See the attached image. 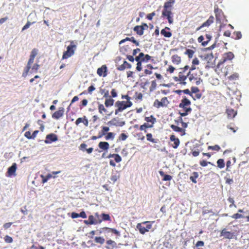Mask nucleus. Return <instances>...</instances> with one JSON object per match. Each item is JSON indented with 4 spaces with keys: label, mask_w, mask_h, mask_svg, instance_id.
<instances>
[{
    "label": "nucleus",
    "mask_w": 249,
    "mask_h": 249,
    "mask_svg": "<svg viewBox=\"0 0 249 249\" xmlns=\"http://www.w3.org/2000/svg\"><path fill=\"white\" fill-rule=\"evenodd\" d=\"M38 52V50L36 48H34L32 50L27 66L24 68L22 73V77H26L28 74L31 69H32L31 72H36L37 71L40 67V65L37 63H35L31 68V65L33 63L35 58Z\"/></svg>",
    "instance_id": "f257e3e1"
},
{
    "label": "nucleus",
    "mask_w": 249,
    "mask_h": 249,
    "mask_svg": "<svg viewBox=\"0 0 249 249\" xmlns=\"http://www.w3.org/2000/svg\"><path fill=\"white\" fill-rule=\"evenodd\" d=\"M175 2V0H168L164 4L163 9L162 12V16L166 17L170 24H172L173 22L172 8Z\"/></svg>",
    "instance_id": "f03ea898"
},
{
    "label": "nucleus",
    "mask_w": 249,
    "mask_h": 249,
    "mask_svg": "<svg viewBox=\"0 0 249 249\" xmlns=\"http://www.w3.org/2000/svg\"><path fill=\"white\" fill-rule=\"evenodd\" d=\"M190 105L191 101L186 96H184L179 105V107L182 108L183 111L182 112L179 113L181 117L186 116L191 112L192 108Z\"/></svg>",
    "instance_id": "7ed1b4c3"
},
{
    "label": "nucleus",
    "mask_w": 249,
    "mask_h": 249,
    "mask_svg": "<svg viewBox=\"0 0 249 249\" xmlns=\"http://www.w3.org/2000/svg\"><path fill=\"white\" fill-rule=\"evenodd\" d=\"M144 121L146 123L140 126L139 130L146 133L148 128H151L153 127L154 124L156 122V119L153 115H150L149 117H145Z\"/></svg>",
    "instance_id": "20e7f679"
},
{
    "label": "nucleus",
    "mask_w": 249,
    "mask_h": 249,
    "mask_svg": "<svg viewBox=\"0 0 249 249\" xmlns=\"http://www.w3.org/2000/svg\"><path fill=\"white\" fill-rule=\"evenodd\" d=\"M76 49V45L74 44L73 41H71L70 45L67 47L66 51L63 53L62 59H66L72 56Z\"/></svg>",
    "instance_id": "39448f33"
},
{
    "label": "nucleus",
    "mask_w": 249,
    "mask_h": 249,
    "mask_svg": "<svg viewBox=\"0 0 249 249\" xmlns=\"http://www.w3.org/2000/svg\"><path fill=\"white\" fill-rule=\"evenodd\" d=\"M139 232L143 234L148 232L152 228V224L150 221H144L142 223H138L136 226Z\"/></svg>",
    "instance_id": "423d86ee"
},
{
    "label": "nucleus",
    "mask_w": 249,
    "mask_h": 249,
    "mask_svg": "<svg viewBox=\"0 0 249 249\" xmlns=\"http://www.w3.org/2000/svg\"><path fill=\"white\" fill-rule=\"evenodd\" d=\"M228 68H227V67H224V63L220 61L216 66L215 71L220 76L225 77L229 73L228 69L229 68H230V66H228Z\"/></svg>",
    "instance_id": "0eeeda50"
},
{
    "label": "nucleus",
    "mask_w": 249,
    "mask_h": 249,
    "mask_svg": "<svg viewBox=\"0 0 249 249\" xmlns=\"http://www.w3.org/2000/svg\"><path fill=\"white\" fill-rule=\"evenodd\" d=\"M188 77V72H184L182 71H180L178 76H174L173 79L176 82H178L179 84L182 85H185L186 84V80Z\"/></svg>",
    "instance_id": "6e6552de"
},
{
    "label": "nucleus",
    "mask_w": 249,
    "mask_h": 249,
    "mask_svg": "<svg viewBox=\"0 0 249 249\" xmlns=\"http://www.w3.org/2000/svg\"><path fill=\"white\" fill-rule=\"evenodd\" d=\"M188 76L190 82H195L197 85H199L202 82L200 75L196 72L189 71Z\"/></svg>",
    "instance_id": "1a4fd4ad"
},
{
    "label": "nucleus",
    "mask_w": 249,
    "mask_h": 249,
    "mask_svg": "<svg viewBox=\"0 0 249 249\" xmlns=\"http://www.w3.org/2000/svg\"><path fill=\"white\" fill-rule=\"evenodd\" d=\"M117 108L115 110V114L117 115L119 112L123 111L126 108L125 101H117L115 104Z\"/></svg>",
    "instance_id": "9d476101"
},
{
    "label": "nucleus",
    "mask_w": 249,
    "mask_h": 249,
    "mask_svg": "<svg viewBox=\"0 0 249 249\" xmlns=\"http://www.w3.org/2000/svg\"><path fill=\"white\" fill-rule=\"evenodd\" d=\"M169 103L167 98L166 97H163L161 101H159L158 99H156L154 102L153 106L159 108L160 107H166Z\"/></svg>",
    "instance_id": "9b49d317"
},
{
    "label": "nucleus",
    "mask_w": 249,
    "mask_h": 249,
    "mask_svg": "<svg viewBox=\"0 0 249 249\" xmlns=\"http://www.w3.org/2000/svg\"><path fill=\"white\" fill-rule=\"evenodd\" d=\"M99 234H101L102 233L107 232H111L113 233H114L117 236H120V233L119 231H118L115 229L113 228H110L108 227H103L102 228H100L99 230H98Z\"/></svg>",
    "instance_id": "f8f14e48"
},
{
    "label": "nucleus",
    "mask_w": 249,
    "mask_h": 249,
    "mask_svg": "<svg viewBox=\"0 0 249 249\" xmlns=\"http://www.w3.org/2000/svg\"><path fill=\"white\" fill-rule=\"evenodd\" d=\"M65 112V109L63 107H60L58 108V110L55 111L52 114V118L55 120H58L60 119L61 117L63 116Z\"/></svg>",
    "instance_id": "ddd939ff"
},
{
    "label": "nucleus",
    "mask_w": 249,
    "mask_h": 249,
    "mask_svg": "<svg viewBox=\"0 0 249 249\" xmlns=\"http://www.w3.org/2000/svg\"><path fill=\"white\" fill-rule=\"evenodd\" d=\"M214 17L213 16H211L207 20V21H206L201 26L196 28V31H197L200 30L201 29L205 27H209L214 22Z\"/></svg>",
    "instance_id": "4468645a"
},
{
    "label": "nucleus",
    "mask_w": 249,
    "mask_h": 249,
    "mask_svg": "<svg viewBox=\"0 0 249 249\" xmlns=\"http://www.w3.org/2000/svg\"><path fill=\"white\" fill-rule=\"evenodd\" d=\"M58 140V137L56 135L53 133H51L47 135L45 140V143H51Z\"/></svg>",
    "instance_id": "2eb2a0df"
},
{
    "label": "nucleus",
    "mask_w": 249,
    "mask_h": 249,
    "mask_svg": "<svg viewBox=\"0 0 249 249\" xmlns=\"http://www.w3.org/2000/svg\"><path fill=\"white\" fill-rule=\"evenodd\" d=\"M234 56L233 53L231 52L225 53L223 54L222 58L220 61L224 63L227 61L231 60L234 58Z\"/></svg>",
    "instance_id": "dca6fc26"
},
{
    "label": "nucleus",
    "mask_w": 249,
    "mask_h": 249,
    "mask_svg": "<svg viewBox=\"0 0 249 249\" xmlns=\"http://www.w3.org/2000/svg\"><path fill=\"white\" fill-rule=\"evenodd\" d=\"M17 168V164L16 163H13L12 166L8 168L6 173V176L7 177H12V176H15L16 175Z\"/></svg>",
    "instance_id": "f3484780"
},
{
    "label": "nucleus",
    "mask_w": 249,
    "mask_h": 249,
    "mask_svg": "<svg viewBox=\"0 0 249 249\" xmlns=\"http://www.w3.org/2000/svg\"><path fill=\"white\" fill-rule=\"evenodd\" d=\"M107 124L110 126L114 125L122 126L124 125L125 122L124 121L119 122L118 118H113L110 121L108 122Z\"/></svg>",
    "instance_id": "a211bd4d"
},
{
    "label": "nucleus",
    "mask_w": 249,
    "mask_h": 249,
    "mask_svg": "<svg viewBox=\"0 0 249 249\" xmlns=\"http://www.w3.org/2000/svg\"><path fill=\"white\" fill-rule=\"evenodd\" d=\"M97 73L100 76L106 77L107 75V67L106 65H102L97 71Z\"/></svg>",
    "instance_id": "6ab92c4d"
},
{
    "label": "nucleus",
    "mask_w": 249,
    "mask_h": 249,
    "mask_svg": "<svg viewBox=\"0 0 249 249\" xmlns=\"http://www.w3.org/2000/svg\"><path fill=\"white\" fill-rule=\"evenodd\" d=\"M220 236H223L226 239H232L234 236L233 232L227 231L226 229H223L220 232Z\"/></svg>",
    "instance_id": "aec40b11"
},
{
    "label": "nucleus",
    "mask_w": 249,
    "mask_h": 249,
    "mask_svg": "<svg viewBox=\"0 0 249 249\" xmlns=\"http://www.w3.org/2000/svg\"><path fill=\"white\" fill-rule=\"evenodd\" d=\"M214 11L215 14L216 19L217 20L220 21L223 16V12L222 10L219 9L218 6L216 5L214 6Z\"/></svg>",
    "instance_id": "412c9836"
},
{
    "label": "nucleus",
    "mask_w": 249,
    "mask_h": 249,
    "mask_svg": "<svg viewBox=\"0 0 249 249\" xmlns=\"http://www.w3.org/2000/svg\"><path fill=\"white\" fill-rule=\"evenodd\" d=\"M132 50V47L130 45H126L124 46H122L120 49V52L124 55H126L129 53H130Z\"/></svg>",
    "instance_id": "4be33fe9"
},
{
    "label": "nucleus",
    "mask_w": 249,
    "mask_h": 249,
    "mask_svg": "<svg viewBox=\"0 0 249 249\" xmlns=\"http://www.w3.org/2000/svg\"><path fill=\"white\" fill-rule=\"evenodd\" d=\"M106 248L107 249H115L117 248V243L111 239L107 240L106 241Z\"/></svg>",
    "instance_id": "5701e85b"
},
{
    "label": "nucleus",
    "mask_w": 249,
    "mask_h": 249,
    "mask_svg": "<svg viewBox=\"0 0 249 249\" xmlns=\"http://www.w3.org/2000/svg\"><path fill=\"white\" fill-rule=\"evenodd\" d=\"M170 140L171 142H173V144H172V146L174 148H177L180 143L179 139L176 138L175 135H172L170 136Z\"/></svg>",
    "instance_id": "b1692460"
},
{
    "label": "nucleus",
    "mask_w": 249,
    "mask_h": 249,
    "mask_svg": "<svg viewBox=\"0 0 249 249\" xmlns=\"http://www.w3.org/2000/svg\"><path fill=\"white\" fill-rule=\"evenodd\" d=\"M170 127L174 131L179 133L181 136H183L185 134V130L182 128L174 124L171 125Z\"/></svg>",
    "instance_id": "393cba45"
},
{
    "label": "nucleus",
    "mask_w": 249,
    "mask_h": 249,
    "mask_svg": "<svg viewBox=\"0 0 249 249\" xmlns=\"http://www.w3.org/2000/svg\"><path fill=\"white\" fill-rule=\"evenodd\" d=\"M170 28L166 27L161 30L160 34L164 37H171L172 34L170 32Z\"/></svg>",
    "instance_id": "a878e982"
},
{
    "label": "nucleus",
    "mask_w": 249,
    "mask_h": 249,
    "mask_svg": "<svg viewBox=\"0 0 249 249\" xmlns=\"http://www.w3.org/2000/svg\"><path fill=\"white\" fill-rule=\"evenodd\" d=\"M101 219H98L99 224L101 223L103 221H111V217L108 214L103 213L101 215Z\"/></svg>",
    "instance_id": "bb28decb"
},
{
    "label": "nucleus",
    "mask_w": 249,
    "mask_h": 249,
    "mask_svg": "<svg viewBox=\"0 0 249 249\" xmlns=\"http://www.w3.org/2000/svg\"><path fill=\"white\" fill-rule=\"evenodd\" d=\"M226 112L227 114V116L228 118L232 119L233 118L235 115L237 114V112L232 108H227L226 110Z\"/></svg>",
    "instance_id": "cd10ccee"
},
{
    "label": "nucleus",
    "mask_w": 249,
    "mask_h": 249,
    "mask_svg": "<svg viewBox=\"0 0 249 249\" xmlns=\"http://www.w3.org/2000/svg\"><path fill=\"white\" fill-rule=\"evenodd\" d=\"M199 177V174L197 172H193L190 177V180L194 183L196 184L197 183V179Z\"/></svg>",
    "instance_id": "c85d7f7f"
},
{
    "label": "nucleus",
    "mask_w": 249,
    "mask_h": 249,
    "mask_svg": "<svg viewBox=\"0 0 249 249\" xmlns=\"http://www.w3.org/2000/svg\"><path fill=\"white\" fill-rule=\"evenodd\" d=\"M114 100L111 98L110 96L106 98L105 101V105L107 107H111L113 105Z\"/></svg>",
    "instance_id": "c756f323"
},
{
    "label": "nucleus",
    "mask_w": 249,
    "mask_h": 249,
    "mask_svg": "<svg viewBox=\"0 0 249 249\" xmlns=\"http://www.w3.org/2000/svg\"><path fill=\"white\" fill-rule=\"evenodd\" d=\"M131 67V65L130 64L127 62L126 61H124L123 64L119 65L117 67V70L119 71H123L125 68H130Z\"/></svg>",
    "instance_id": "7c9ffc66"
},
{
    "label": "nucleus",
    "mask_w": 249,
    "mask_h": 249,
    "mask_svg": "<svg viewBox=\"0 0 249 249\" xmlns=\"http://www.w3.org/2000/svg\"><path fill=\"white\" fill-rule=\"evenodd\" d=\"M144 28L142 26L137 25L134 28V31H135L137 34L140 36H142L143 34Z\"/></svg>",
    "instance_id": "2f4dec72"
},
{
    "label": "nucleus",
    "mask_w": 249,
    "mask_h": 249,
    "mask_svg": "<svg viewBox=\"0 0 249 249\" xmlns=\"http://www.w3.org/2000/svg\"><path fill=\"white\" fill-rule=\"evenodd\" d=\"M99 147L104 150H107L109 148V145L107 142H101L99 143Z\"/></svg>",
    "instance_id": "473e14b6"
},
{
    "label": "nucleus",
    "mask_w": 249,
    "mask_h": 249,
    "mask_svg": "<svg viewBox=\"0 0 249 249\" xmlns=\"http://www.w3.org/2000/svg\"><path fill=\"white\" fill-rule=\"evenodd\" d=\"M160 175L163 178L162 180L163 181H170L172 179V177L170 175H165L163 171L160 170L159 171Z\"/></svg>",
    "instance_id": "72a5a7b5"
},
{
    "label": "nucleus",
    "mask_w": 249,
    "mask_h": 249,
    "mask_svg": "<svg viewBox=\"0 0 249 249\" xmlns=\"http://www.w3.org/2000/svg\"><path fill=\"white\" fill-rule=\"evenodd\" d=\"M181 61V57L177 54L173 55L172 56V61L175 64H179V63H180Z\"/></svg>",
    "instance_id": "f704fd0d"
},
{
    "label": "nucleus",
    "mask_w": 249,
    "mask_h": 249,
    "mask_svg": "<svg viewBox=\"0 0 249 249\" xmlns=\"http://www.w3.org/2000/svg\"><path fill=\"white\" fill-rule=\"evenodd\" d=\"M88 220L89 225H96L99 224L98 219L95 218V216L90 215L89 216Z\"/></svg>",
    "instance_id": "c9c22d12"
},
{
    "label": "nucleus",
    "mask_w": 249,
    "mask_h": 249,
    "mask_svg": "<svg viewBox=\"0 0 249 249\" xmlns=\"http://www.w3.org/2000/svg\"><path fill=\"white\" fill-rule=\"evenodd\" d=\"M147 69L144 70V73L146 75H150L152 73V70L154 69L151 64H148L146 66Z\"/></svg>",
    "instance_id": "e433bc0d"
},
{
    "label": "nucleus",
    "mask_w": 249,
    "mask_h": 249,
    "mask_svg": "<svg viewBox=\"0 0 249 249\" xmlns=\"http://www.w3.org/2000/svg\"><path fill=\"white\" fill-rule=\"evenodd\" d=\"M146 139L148 141L150 142L153 143L157 142L158 140L153 138V135L151 133H147L146 134Z\"/></svg>",
    "instance_id": "4c0bfd02"
},
{
    "label": "nucleus",
    "mask_w": 249,
    "mask_h": 249,
    "mask_svg": "<svg viewBox=\"0 0 249 249\" xmlns=\"http://www.w3.org/2000/svg\"><path fill=\"white\" fill-rule=\"evenodd\" d=\"M98 109L99 112L101 114H103L104 113L107 112V109L104 106L101 104L98 105Z\"/></svg>",
    "instance_id": "58836bf2"
},
{
    "label": "nucleus",
    "mask_w": 249,
    "mask_h": 249,
    "mask_svg": "<svg viewBox=\"0 0 249 249\" xmlns=\"http://www.w3.org/2000/svg\"><path fill=\"white\" fill-rule=\"evenodd\" d=\"M105 139L106 140H113L115 138V134H114L113 132H108V133H107L106 134V135H105Z\"/></svg>",
    "instance_id": "ea45409f"
},
{
    "label": "nucleus",
    "mask_w": 249,
    "mask_h": 249,
    "mask_svg": "<svg viewBox=\"0 0 249 249\" xmlns=\"http://www.w3.org/2000/svg\"><path fill=\"white\" fill-rule=\"evenodd\" d=\"M213 59V56L212 53L210 54H207L205 56V59L208 61V63H209V66H211L212 63L211 64V61Z\"/></svg>",
    "instance_id": "a19ab883"
},
{
    "label": "nucleus",
    "mask_w": 249,
    "mask_h": 249,
    "mask_svg": "<svg viewBox=\"0 0 249 249\" xmlns=\"http://www.w3.org/2000/svg\"><path fill=\"white\" fill-rule=\"evenodd\" d=\"M40 177L42 178V183H45L47 182V181L52 178V175L50 174H48L47 176H45L44 175H41Z\"/></svg>",
    "instance_id": "79ce46f5"
},
{
    "label": "nucleus",
    "mask_w": 249,
    "mask_h": 249,
    "mask_svg": "<svg viewBox=\"0 0 249 249\" xmlns=\"http://www.w3.org/2000/svg\"><path fill=\"white\" fill-rule=\"evenodd\" d=\"M94 241L96 243H99L102 245L105 243V240L103 237L97 236L95 237Z\"/></svg>",
    "instance_id": "37998d69"
},
{
    "label": "nucleus",
    "mask_w": 249,
    "mask_h": 249,
    "mask_svg": "<svg viewBox=\"0 0 249 249\" xmlns=\"http://www.w3.org/2000/svg\"><path fill=\"white\" fill-rule=\"evenodd\" d=\"M109 130V128L108 126H103L102 127L101 132H99L101 136L103 137V136L106 135L107 132Z\"/></svg>",
    "instance_id": "c03bdc74"
},
{
    "label": "nucleus",
    "mask_w": 249,
    "mask_h": 249,
    "mask_svg": "<svg viewBox=\"0 0 249 249\" xmlns=\"http://www.w3.org/2000/svg\"><path fill=\"white\" fill-rule=\"evenodd\" d=\"M100 92L102 95H103V97L104 98H107L109 96L108 90H107L105 89H100Z\"/></svg>",
    "instance_id": "a18cd8bd"
},
{
    "label": "nucleus",
    "mask_w": 249,
    "mask_h": 249,
    "mask_svg": "<svg viewBox=\"0 0 249 249\" xmlns=\"http://www.w3.org/2000/svg\"><path fill=\"white\" fill-rule=\"evenodd\" d=\"M194 53L195 52L193 50L187 49L184 53L187 55L189 58H191L193 57Z\"/></svg>",
    "instance_id": "49530a36"
},
{
    "label": "nucleus",
    "mask_w": 249,
    "mask_h": 249,
    "mask_svg": "<svg viewBox=\"0 0 249 249\" xmlns=\"http://www.w3.org/2000/svg\"><path fill=\"white\" fill-rule=\"evenodd\" d=\"M217 166L220 168H223L225 166L224 161L223 159H219L217 161Z\"/></svg>",
    "instance_id": "de8ad7c7"
},
{
    "label": "nucleus",
    "mask_w": 249,
    "mask_h": 249,
    "mask_svg": "<svg viewBox=\"0 0 249 249\" xmlns=\"http://www.w3.org/2000/svg\"><path fill=\"white\" fill-rule=\"evenodd\" d=\"M205 36H206L207 40L205 41L203 43H202L203 46H206L208 44V42L211 40L212 37V36L209 34H206Z\"/></svg>",
    "instance_id": "09e8293b"
},
{
    "label": "nucleus",
    "mask_w": 249,
    "mask_h": 249,
    "mask_svg": "<svg viewBox=\"0 0 249 249\" xmlns=\"http://www.w3.org/2000/svg\"><path fill=\"white\" fill-rule=\"evenodd\" d=\"M128 138V136L124 133H121L118 138V140L121 141H124Z\"/></svg>",
    "instance_id": "8fccbe9b"
},
{
    "label": "nucleus",
    "mask_w": 249,
    "mask_h": 249,
    "mask_svg": "<svg viewBox=\"0 0 249 249\" xmlns=\"http://www.w3.org/2000/svg\"><path fill=\"white\" fill-rule=\"evenodd\" d=\"M235 39H239L242 37V34L240 32H235L233 33V37Z\"/></svg>",
    "instance_id": "3c124183"
},
{
    "label": "nucleus",
    "mask_w": 249,
    "mask_h": 249,
    "mask_svg": "<svg viewBox=\"0 0 249 249\" xmlns=\"http://www.w3.org/2000/svg\"><path fill=\"white\" fill-rule=\"evenodd\" d=\"M144 53H140L138 56H136L135 58V60L139 63V62H142V58L143 57Z\"/></svg>",
    "instance_id": "603ef678"
},
{
    "label": "nucleus",
    "mask_w": 249,
    "mask_h": 249,
    "mask_svg": "<svg viewBox=\"0 0 249 249\" xmlns=\"http://www.w3.org/2000/svg\"><path fill=\"white\" fill-rule=\"evenodd\" d=\"M4 240L7 243H11L13 241V238L11 236L7 235L4 236Z\"/></svg>",
    "instance_id": "864d4df0"
},
{
    "label": "nucleus",
    "mask_w": 249,
    "mask_h": 249,
    "mask_svg": "<svg viewBox=\"0 0 249 249\" xmlns=\"http://www.w3.org/2000/svg\"><path fill=\"white\" fill-rule=\"evenodd\" d=\"M239 77V75L237 73H234L232 75H230L228 77V78L230 80H234L237 79Z\"/></svg>",
    "instance_id": "5fc2aeb1"
},
{
    "label": "nucleus",
    "mask_w": 249,
    "mask_h": 249,
    "mask_svg": "<svg viewBox=\"0 0 249 249\" xmlns=\"http://www.w3.org/2000/svg\"><path fill=\"white\" fill-rule=\"evenodd\" d=\"M176 92L178 93H180V92H182L185 94H188L192 96V93L191 92V91H190V90L189 89H186L182 90H177Z\"/></svg>",
    "instance_id": "6e6d98bb"
},
{
    "label": "nucleus",
    "mask_w": 249,
    "mask_h": 249,
    "mask_svg": "<svg viewBox=\"0 0 249 249\" xmlns=\"http://www.w3.org/2000/svg\"><path fill=\"white\" fill-rule=\"evenodd\" d=\"M151 58V57L148 54H144L143 57L142 58V62H148Z\"/></svg>",
    "instance_id": "4d7b16f0"
},
{
    "label": "nucleus",
    "mask_w": 249,
    "mask_h": 249,
    "mask_svg": "<svg viewBox=\"0 0 249 249\" xmlns=\"http://www.w3.org/2000/svg\"><path fill=\"white\" fill-rule=\"evenodd\" d=\"M209 149H211L212 150H215L216 151H218L220 149V147L218 145H215L213 146H209L208 147Z\"/></svg>",
    "instance_id": "13d9d810"
},
{
    "label": "nucleus",
    "mask_w": 249,
    "mask_h": 249,
    "mask_svg": "<svg viewBox=\"0 0 249 249\" xmlns=\"http://www.w3.org/2000/svg\"><path fill=\"white\" fill-rule=\"evenodd\" d=\"M231 217L233 219H239L241 218H243L244 216L241 214L237 213H235V214H233L232 215H231Z\"/></svg>",
    "instance_id": "bf43d9fd"
},
{
    "label": "nucleus",
    "mask_w": 249,
    "mask_h": 249,
    "mask_svg": "<svg viewBox=\"0 0 249 249\" xmlns=\"http://www.w3.org/2000/svg\"><path fill=\"white\" fill-rule=\"evenodd\" d=\"M191 92L192 93H197L199 92V89L197 87H192L191 89Z\"/></svg>",
    "instance_id": "052dcab7"
},
{
    "label": "nucleus",
    "mask_w": 249,
    "mask_h": 249,
    "mask_svg": "<svg viewBox=\"0 0 249 249\" xmlns=\"http://www.w3.org/2000/svg\"><path fill=\"white\" fill-rule=\"evenodd\" d=\"M117 96V92L115 89H113L111 91V98H115Z\"/></svg>",
    "instance_id": "680f3d73"
},
{
    "label": "nucleus",
    "mask_w": 249,
    "mask_h": 249,
    "mask_svg": "<svg viewBox=\"0 0 249 249\" xmlns=\"http://www.w3.org/2000/svg\"><path fill=\"white\" fill-rule=\"evenodd\" d=\"M228 201L231 203V204L230 205V207H231L232 205H233L235 207H236L235 205H234V201L233 198L232 197H229L228 199Z\"/></svg>",
    "instance_id": "e2e57ef3"
},
{
    "label": "nucleus",
    "mask_w": 249,
    "mask_h": 249,
    "mask_svg": "<svg viewBox=\"0 0 249 249\" xmlns=\"http://www.w3.org/2000/svg\"><path fill=\"white\" fill-rule=\"evenodd\" d=\"M84 117L82 118H78L75 121V124L76 125H78L80 123H83Z\"/></svg>",
    "instance_id": "0e129e2a"
},
{
    "label": "nucleus",
    "mask_w": 249,
    "mask_h": 249,
    "mask_svg": "<svg viewBox=\"0 0 249 249\" xmlns=\"http://www.w3.org/2000/svg\"><path fill=\"white\" fill-rule=\"evenodd\" d=\"M95 89V88L93 85H91L89 86L88 89V93L89 94H91L92 91Z\"/></svg>",
    "instance_id": "69168bd1"
},
{
    "label": "nucleus",
    "mask_w": 249,
    "mask_h": 249,
    "mask_svg": "<svg viewBox=\"0 0 249 249\" xmlns=\"http://www.w3.org/2000/svg\"><path fill=\"white\" fill-rule=\"evenodd\" d=\"M119 178V177L117 176L116 175H113L111 176L110 179L111 181H112L113 182H115Z\"/></svg>",
    "instance_id": "338daca9"
},
{
    "label": "nucleus",
    "mask_w": 249,
    "mask_h": 249,
    "mask_svg": "<svg viewBox=\"0 0 249 249\" xmlns=\"http://www.w3.org/2000/svg\"><path fill=\"white\" fill-rule=\"evenodd\" d=\"M175 70V68L173 66L170 65L169 66L168 69L167 70V71L170 73H172L174 72Z\"/></svg>",
    "instance_id": "774afa93"
}]
</instances>
